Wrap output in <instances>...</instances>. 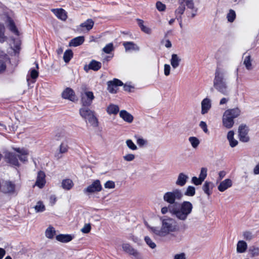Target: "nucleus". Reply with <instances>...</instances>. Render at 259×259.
Returning <instances> with one entry per match:
<instances>
[{
	"instance_id": "1",
	"label": "nucleus",
	"mask_w": 259,
	"mask_h": 259,
	"mask_svg": "<svg viewBox=\"0 0 259 259\" xmlns=\"http://www.w3.org/2000/svg\"><path fill=\"white\" fill-rule=\"evenodd\" d=\"M183 197V193L180 189H175L165 193L163 199L169 205L161 208V213L164 214L169 212L178 220L186 221L192 212L193 206L192 203L188 201H184L181 203H176V200H181Z\"/></svg>"
},
{
	"instance_id": "2",
	"label": "nucleus",
	"mask_w": 259,
	"mask_h": 259,
	"mask_svg": "<svg viewBox=\"0 0 259 259\" xmlns=\"http://www.w3.org/2000/svg\"><path fill=\"white\" fill-rule=\"evenodd\" d=\"M161 226L160 228L157 227H150V232L155 235L164 237L171 233L178 231V227L176 221L169 217H164L160 219Z\"/></svg>"
},
{
	"instance_id": "3",
	"label": "nucleus",
	"mask_w": 259,
	"mask_h": 259,
	"mask_svg": "<svg viewBox=\"0 0 259 259\" xmlns=\"http://www.w3.org/2000/svg\"><path fill=\"white\" fill-rule=\"evenodd\" d=\"M226 71L221 68H217L215 71L213 83V87L220 93L225 96L229 94L226 82Z\"/></svg>"
},
{
	"instance_id": "4",
	"label": "nucleus",
	"mask_w": 259,
	"mask_h": 259,
	"mask_svg": "<svg viewBox=\"0 0 259 259\" xmlns=\"http://www.w3.org/2000/svg\"><path fill=\"white\" fill-rule=\"evenodd\" d=\"M88 106H83L79 110V114L80 116L86 120H88L89 122L94 126L98 125V119L95 116L94 112L90 110Z\"/></svg>"
},
{
	"instance_id": "5",
	"label": "nucleus",
	"mask_w": 259,
	"mask_h": 259,
	"mask_svg": "<svg viewBox=\"0 0 259 259\" xmlns=\"http://www.w3.org/2000/svg\"><path fill=\"white\" fill-rule=\"evenodd\" d=\"M178 4L179 6L175 12L176 18L179 16L182 17V15L184 14L185 11L186 6L188 9L191 10L194 9V4L193 0H179Z\"/></svg>"
},
{
	"instance_id": "6",
	"label": "nucleus",
	"mask_w": 259,
	"mask_h": 259,
	"mask_svg": "<svg viewBox=\"0 0 259 259\" xmlns=\"http://www.w3.org/2000/svg\"><path fill=\"white\" fill-rule=\"evenodd\" d=\"M123 250L130 255H132L136 259H143L142 254L136 249L134 248L130 244L123 243L121 245Z\"/></svg>"
},
{
	"instance_id": "7",
	"label": "nucleus",
	"mask_w": 259,
	"mask_h": 259,
	"mask_svg": "<svg viewBox=\"0 0 259 259\" xmlns=\"http://www.w3.org/2000/svg\"><path fill=\"white\" fill-rule=\"evenodd\" d=\"M95 98L94 94L91 91H85L81 95V102L83 106H90Z\"/></svg>"
},
{
	"instance_id": "8",
	"label": "nucleus",
	"mask_w": 259,
	"mask_h": 259,
	"mask_svg": "<svg viewBox=\"0 0 259 259\" xmlns=\"http://www.w3.org/2000/svg\"><path fill=\"white\" fill-rule=\"evenodd\" d=\"M102 185L100 182L98 180L94 181L93 183L89 185L87 188L83 190V192L85 194H90L95 192H98L102 190Z\"/></svg>"
},
{
	"instance_id": "9",
	"label": "nucleus",
	"mask_w": 259,
	"mask_h": 259,
	"mask_svg": "<svg viewBox=\"0 0 259 259\" xmlns=\"http://www.w3.org/2000/svg\"><path fill=\"white\" fill-rule=\"evenodd\" d=\"M239 138L240 141L247 142L249 140L248 136V128L245 125H241L238 128Z\"/></svg>"
},
{
	"instance_id": "10",
	"label": "nucleus",
	"mask_w": 259,
	"mask_h": 259,
	"mask_svg": "<svg viewBox=\"0 0 259 259\" xmlns=\"http://www.w3.org/2000/svg\"><path fill=\"white\" fill-rule=\"evenodd\" d=\"M123 85L122 82L118 79L114 78L107 82V90L112 94L116 93L117 87Z\"/></svg>"
},
{
	"instance_id": "11",
	"label": "nucleus",
	"mask_w": 259,
	"mask_h": 259,
	"mask_svg": "<svg viewBox=\"0 0 259 259\" xmlns=\"http://www.w3.org/2000/svg\"><path fill=\"white\" fill-rule=\"evenodd\" d=\"M201 113L204 115L207 113L211 107V101L208 98H204L201 103Z\"/></svg>"
},
{
	"instance_id": "12",
	"label": "nucleus",
	"mask_w": 259,
	"mask_h": 259,
	"mask_svg": "<svg viewBox=\"0 0 259 259\" xmlns=\"http://www.w3.org/2000/svg\"><path fill=\"white\" fill-rule=\"evenodd\" d=\"M62 97L65 99H68L71 101L75 100V93L74 91L70 88H67L62 93Z\"/></svg>"
},
{
	"instance_id": "13",
	"label": "nucleus",
	"mask_w": 259,
	"mask_h": 259,
	"mask_svg": "<svg viewBox=\"0 0 259 259\" xmlns=\"http://www.w3.org/2000/svg\"><path fill=\"white\" fill-rule=\"evenodd\" d=\"M14 149L18 153V157L21 161L25 162L27 161L29 152L27 149L20 148H16Z\"/></svg>"
},
{
	"instance_id": "14",
	"label": "nucleus",
	"mask_w": 259,
	"mask_h": 259,
	"mask_svg": "<svg viewBox=\"0 0 259 259\" xmlns=\"http://www.w3.org/2000/svg\"><path fill=\"white\" fill-rule=\"evenodd\" d=\"M46 175L42 171H39L37 173V179L35 185L39 188H42L46 184Z\"/></svg>"
},
{
	"instance_id": "15",
	"label": "nucleus",
	"mask_w": 259,
	"mask_h": 259,
	"mask_svg": "<svg viewBox=\"0 0 259 259\" xmlns=\"http://www.w3.org/2000/svg\"><path fill=\"white\" fill-rule=\"evenodd\" d=\"M233 184L232 181L230 179H226L222 181L218 187V189L220 192H224L227 189L232 187Z\"/></svg>"
},
{
	"instance_id": "16",
	"label": "nucleus",
	"mask_w": 259,
	"mask_h": 259,
	"mask_svg": "<svg viewBox=\"0 0 259 259\" xmlns=\"http://www.w3.org/2000/svg\"><path fill=\"white\" fill-rule=\"evenodd\" d=\"M225 111L223 116V124L227 128H231L234 124V120Z\"/></svg>"
},
{
	"instance_id": "17",
	"label": "nucleus",
	"mask_w": 259,
	"mask_h": 259,
	"mask_svg": "<svg viewBox=\"0 0 259 259\" xmlns=\"http://www.w3.org/2000/svg\"><path fill=\"white\" fill-rule=\"evenodd\" d=\"M123 46L126 52L139 51L140 50L139 47L133 41H124L123 43Z\"/></svg>"
},
{
	"instance_id": "18",
	"label": "nucleus",
	"mask_w": 259,
	"mask_h": 259,
	"mask_svg": "<svg viewBox=\"0 0 259 259\" xmlns=\"http://www.w3.org/2000/svg\"><path fill=\"white\" fill-rule=\"evenodd\" d=\"M189 179L188 176L183 172H181L178 176L176 184L180 187H183L186 184Z\"/></svg>"
},
{
	"instance_id": "19",
	"label": "nucleus",
	"mask_w": 259,
	"mask_h": 259,
	"mask_svg": "<svg viewBox=\"0 0 259 259\" xmlns=\"http://www.w3.org/2000/svg\"><path fill=\"white\" fill-rule=\"evenodd\" d=\"M5 156L9 163L15 166L19 165L17 156L15 154L9 152L6 154Z\"/></svg>"
},
{
	"instance_id": "20",
	"label": "nucleus",
	"mask_w": 259,
	"mask_h": 259,
	"mask_svg": "<svg viewBox=\"0 0 259 259\" xmlns=\"http://www.w3.org/2000/svg\"><path fill=\"white\" fill-rule=\"evenodd\" d=\"M181 62V58L176 54L171 55V58L170 60V64L173 69H176L178 68Z\"/></svg>"
},
{
	"instance_id": "21",
	"label": "nucleus",
	"mask_w": 259,
	"mask_h": 259,
	"mask_svg": "<svg viewBox=\"0 0 259 259\" xmlns=\"http://www.w3.org/2000/svg\"><path fill=\"white\" fill-rule=\"evenodd\" d=\"M52 11L59 19L64 21L67 19L66 12L63 9H52Z\"/></svg>"
},
{
	"instance_id": "22",
	"label": "nucleus",
	"mask_w": 259,
	"mask_h": 259,
	"mask_svg": "<svg viewBox=\"0 0 259 259\" xmlns=\"http://www.w3.org/2000/svg\"><path fill=\"white\" fill-rule=\"evenodd\" d=\"M119 116L125 121L128 123L132 122L134 119L133 115L124 110L120 111Z\"/></svg>"
},
{
	"instance_id": "23",
	"label": "nucleus",
	"mask_w": 259,
	"mask_h": 259,
	"mask_svg": "<svg viewBox=\"0 0 259 259\" xmlns=\"http://www.w3.org/2000/svg\"><path fill=\"white\" fill-rule=\"evenodd\" d=\"M225 111L227 112V113L229 114V115L233 120L234 118L238 117L240 115L241 113V110L238 107L228 109Z\"/></svg>"
},
{
	"instance_id": "24",
	"label": "nucleus",
	"mask_w": 259,
	"mask_h": 259,
	"mask_svg": "<svg viewBox=\"0 0 259 259\" xmlns=\"http://www.w3.org/2000/svg\"><path fill=\"white\" fill-rule=\"evenodd\" d=\"M213 187V184L210 182H205L204 184L202 186V189L204 193L209 196L212 193V189Z\"/></svg>"
},
{
	"instance_id": "25",
	"label": "nucleus",
	"mask_w": 259,
	"mask_h": 259,
	"mask_svg": "<svg viewBox=\"0 0 259 259\" xmlns=\"http://www.w3.org/2000/svg\"><path fill=\"white\" fill-rule=\"evenodd\" d=\"M56 239L58 241L63 243H67L71 241L73 239V237L71 235L60 234L56 236Z\"/></svg>"
},
{
	"instance_id": "26",
	"label": "nucleus",
	"mask_w": 259,
	"mask_h": 259,
	"mask_svg": "<svg viewBox=\"0 0 259 259\" xmlns=\"http://www.w3.org/2000/svg\"><path fill=\"white\" fill-rule=\"evenodd\" d=\"M247 248L246 242L243 240H240L237 244L236 250L238 253H243Z\"/></svg>"
},
{
	"instance_id": "27",
	"label": "nucleus",
	"mask_w": 259,
	"mask_h": 259,
	"mask_svg": "<svg viewBox=\"0 0 259 259\" xmlns=\"http://www.w3.org/2000/svg\"><path fill=\"white\" fill-rule=\"evenodd\" d=\"M84 41L83 36H78L71 40L69 42V46L71 47H77L80 46Z\"/></svg>"
},
{
	"instance_id": "28",
	"label": "nucleus",
	"mask_w": 259,
	"mask_h": 259,
	"mask_svg": "<svg viewBox=\"0 0 259 259\" xmlns=\"http://www.w3.org/2000/svg\"><path fill=\"white\" fill-rule=\"evenodd\" d=\"M102 66L101 62L97 61L95 60H92L88 65V69H91L94 71L99 70Z\"/></svg>"
},
{
	"instance_id": "29",
	"label": "nucleus",
	"mask_w": 259,
	"mask_h": 259,
	"mask_svg": "<svg viewBox=\"0 0 259 259\" xmlns=\"http://www.w3.org/2000/svg\"><path fill=\"white\" fill-rule=\"evenodd\" d=\"M243 56L244 57L243 64L245 65L246 69L248 70H251L252 67L250 55L249 54H244Z\"/></svg>"
},
{
	"instance_id": "30",
	"label": "nucleus",
	"mask_w": 259,
	"mask_h": 259,
	"mask_svg": "<svg viewBox=\"0 0 259 259\" xmlns=\"http://www.w3.org/2000/svg\"><path fill=\"white\" fill-rule=\"evenodd\" d=\"M74 184L71 179H67L63 180L62 182V187L66 190H70L73 186Z\"/></svg>"
},
{
	"instance_id": "31",
	"label": "nucleus",
	"mask_w": 259,
	"mask_h": 259,
	"mask_svg": "<svg viewBox=\"0 0 259 259\" xmlns=\"http://www.w3.org/2000/svg\"><path fill=\"white\" fill-rule=\"evenodd\" d=\"M8 27L9 29L15 34L18 35L19 31L16 28V26L13 21V20L10 17L8 18Z\"/></svg>"
},
{
	"instance_id": "32",
	"label": "nucleus",
	"mask_w": 259,
	"mask_h": 259,
	"mask_svg": "<svg viewBox=\"0 0 259 259\" xmlns=\"http://www.w3.org/2000/svg\"><path fill=\"white\" fill-rule=\"evenodd\" d=\"M137 21L138 22V25L142 31L148 34H150L151 33V29L148 26L144 25V21L142 20L137 19Z\"/></svg>"
},
{
	"instance_id": "33",
	"label": "nucleus",
	"mask_w": 259,
	"mask_h": 259,
	"mask_svg": "<svg viewBox=\"0 0 259 259\" xmlns=\"http://www.w3.org/2000/svg\"><path fill=\"white\" fill-rule=\"evenodd\" d=\"M35 64L36 66V69L35 68H31L30 70V77L31 79H32L31 82L32 83H34L35 81L36 78L38 76V72L37 71V69H38V64L36 62H35Z\"/></svg>"
},
{
	"instance_id": "34",
	"label": "nucleus",
	"mask_w": 259,
	"mask_h": 259,
	"mask_svg": "<svg viewBox=\"0 0 259 259\" xmlns=\"http://www.w3.org/2000/svg\"><path fill=\"white\" fill-rule=\"evenodd\" d=\"M55 235V229L52 226H50L45 231L46 237L49 239H53Z\"/></svg>"
},
{
	"instance_id": "35",
	"label": "nucleus",
	"mask_w": 259,
	"mask_h": 259,
	"mask_svg": "<svg viewBox=\"0 0 259 259\" xmlns=\"http://www.w3.org/2000/svg\"><path fill=\"white\" fill-rule=\"evenodd\" d=\"M119 110L118 106L114 104L109 105L107 108V112L109 114H116Z\"/></svg>"
},
{
	"instance_id": "36",
	"label": "nucleus",
	"mask_w": 259,
	"mask_h": 259,
	"mask_svg": "<svg viewBox=\"0 0 259 259\" xmlns=\"http://www.w3.org/2000/svg\"><path fill=\"white\" fill-rule=\"evenodd\" d=\"M4 191L6 193H12L14 191L15 185L11 182H6L4 185Z\"/></svg>"
},
{
	"instance_id": "37",
	"label": "nucleus",
	"mask_w": 259,
	"mask_h": 259,
	"mask_svg": "<svg viewBox=\"0 0 259 259\" xmlns=\"http://www.w3.org/2000/svg\"><path fill=\"white\" fill-rule=\"evenodd\" d=\"M68 149V146L67 144L65 143H62L59 147V153L57 154L56 156L58 158H60L62 157L61 154L65 153L67 152Z\"/></svg>"
},
{
	"instance_id": "38",
	"label": "nucleus",
	"mask_w": 259,
	"mask_h": 259,
	"mask_svg": "<svg viewBox=\"0 0 259 259\" xmlns=\"http://www.w3.org/2000/svg\"><path fill=\"white\" fill-rule=\"evenodd\" d=\"M94 24V21L92 19H89L84 22L81 23L80 26L81 27H85L87 30H90L93 28Z\"/></svg>"
},
{
	"instance_id": "39",
	"label": "nucleus",
	"mask_w": 259,
	"mask_h": 259,
	"mask_svg": "<svg viewBox=\"0 0 259 259\" xmlns=\"http://www.w3.org/2000/svg\"><path fill=\"white\" fill-rule=\"evenodd\" d=\"M73 57V52L71 50H66L63 56V59L65 62L68 63Z\"/></svg>"
},
{
	"instance_id": "40",
	"label": "nucleus",
	"mask_w": 259,
	"mask_h": 259,
	"mask_svg": "<svg viewBox=\"0 0 259 259\" xmlns=\"http://www.w3.org/2000/svg\"><path fill=\"white\" fill-rule=\"evenodd\" d=\"M184 194L190 197L194 196L195 194V188L193 186H188Z\"/></svg>"
},
{
	"instance_id": "41",
	"label": "nucleus",
	"mask_w": 259,
	"mask_h": 259,
	"mask_svg": "<svg viewBox=\"0 0 259 259\" xmlns=\"http://www.w3.org/2000/svg\"><path fill=\"white\" fill-rule=\"evenodd\" d=\"M236 16L235 11L230 9L227 15V18L229 22H233L235 20Z\"/></svg>"
},
{
	"instance_id": "42",
	"label": "nucleus",
	"mask_w": 259,
	"mask_h": 259,
	"mask_svg": "<svg viewBox=\"0 0 259 259\" xmlns=\"http://www.w3.org/2000/svg\"><path fill=\"white\" fill-rule=\"evenodd\" d=\"M243 238L247 241H250L254 238V235L249 231H245L242 234Z\"/></svg>"
},
{
	"instance_id": "43",
	"label": "nucleus",
	"mask_w": 259,
	"mask_h": 259,
	"mask_svg": "<svg viewBox=\"0 0 259 259\" xmlns=\"http://www.w3.org/2000/svg\"><path fill=\"white\" fill-rule=\"evenodd\" d=\"M189 141L190 142L192 147L194 148H196L200 143L198 139L195 137H190L189 138Z\"/></svg>"
},
{
	"instance_id": "44",
	"label": "nucleus",
	"mask_w": 259,
	"mask_h": 259,
	"mask_svg": "<svg viewBox=\"0 0 259 259\" xmlns=\"http://www.w3.org/2000/svg\"><path fill=\"white\" fill-rule=\"evenodd\" d=\"M34 208L36 212H43L45 210V206L43 203L40 201L37 202Z\"/></svg>"
},
{
	"instance_id": "45",
	"label": "nucleus",
	"mask_w": 259,
	"mask_h": 259,
	"mask_svg": "<svg viewBox=\"0 0 259 259\" xmlns=\"http://www.w3.org/2000/svg\"><path fill=\"white\" fill-rule=\"evenodd\" d=\"M249 251L252 256H257L259 255V247L252 246L249 248Z\"/></svg>"
},
{
	"instance_id": "46",
	"label": "nucleus",
	"mask_w": 259,
	"mask_h": 259,
	"mask_svg": "<svg viewBox=\"0 0 259 259\" xmlns=\"http://www.w3.org/2000/svg\"><path fill=\"white\" fill-rule=\"evenodd\" d=\"M135 138L136 139L137 143L140 147H142L147 144V140L143 138L140 137L138 135H135Z\"/></svg>"
},
{
	"instance_id": "47",
	"label": "nucleus",
	"mask_w": 259,
	"mask_h": 259,
	"mask_svg": "<svg viewBox=\"0 0 259 259\" xmlns=\"http://www.w3.org/2000/svg\"><path fill=\"white\" fill-rule=\"evenodd\" d=\"M5 26L4 24L0 23V42H3L6 39V37L4 35Z\"/></svg>"
},
{
	"instance_id": "48",
	"label": "nucleus",
	"mask_w": 259,
	"mask_h": 259,
	"mask_svg": "<svg viewBox=\"0 0 259 259\" xmlns=\"http://www.w3.org/2000/svg\"><path fill=\"white\" fill-rule=\"evenodd\" d=\"M146 244L152 249H154L156 247V244L151 240L149 236H145L144 238Z\"/></svg>"
},
{
	"instance_id": "49",
	"label": "nucleus",
	"mask_w": 259,
	"mask_h": 259,
	"mask_svg": "<svg viewBox=\"0 0 259 259\" xmlns=\"http://www.w3.org/2000/svg\"><path fill=\"white\" fill-rule=\"evenodd\" d=\"M114 50L113 44L112 43L108 44L103 49V51L106 54H110Z\"/></svg>"
},
{
	"instance_id": "50",
	"label": "nucleus",
	"mask_w": 259,
	"mask_h": 259,
	"mask_svg": "<svg viewBox=\"0 0 259 259\" xmlns=\"http://www.w3.org/2000/svg\"><path fill=\"white\" fill-rule=\"evenodd\" d=\"M127 147L132 150H136L138 148L137 146L134 144L132 140L128 139L125 142Z\"/></svg>"
},
{
	"instance_id": "51",
	"label": "nucleus",
	"mask_w": 259,
	"mask_h": 259,
	"mask_svg": "<svg viewBox=\"0 0 259 259\" xmlns=\"http://www.w3.org/2000/svg\"><path fill=\"white\" fill-rule=\"evenodd\" d=\"M207 169L205 167H202L201 169L200 173L199 176V178H200L202 181H204L207 176Z\"/></svg>"
},
{
	"instance_id": "52",
	"label": "nucleus",
	"mask_w": 259,
	"mask_h": 259,
	"mask_svg": "<svg viewBox=\"0 0 259 259\" xmlns=\"http://www.w3.org/2000/svg\"><path fill=\"white\" fill-rule=\"evenodd\" d=\"M156 7L157 9L160 12L164 11L166 9V6L160 2L156 3Z\"/></svg>"
},
{
	"instance_id": "53",
	"label": "nucleus",
	"mask_w": 259,
	"mask_h": 259,
	"mask_svg": "<svg viewBox=\"0 0 259 259\" xmlns=\"http://www.w3.org/2000/svg\"><path fill=\"white\" fill-rule=\"evenodd\" d=\"M123 159L126 161H132L135 158V155L133 154H127L123 157Z\"/></svg>"
},
{
	"instance_id": "54",
	"label": "nucleus",
	"mask_w": 259,
	"mask_h": 259,
	"mask_svg": "<svg viewBox=\"0 0 259 259\" xmlns=\"http://www.w3.org/2000/svg\"><path fill=\"white\" fill-rule=\"evenodd\" d=\"M203 182L200 178L199 177L197 178L196 177H193L192 178V182L195 185H200L202 184V183Z\"/></svg>"
},
{
	"instance_id": "55",
	"label": "nucleus",
	"mask_w": 259,
	"mask_h": 259,
	"mask_svg": "<svg viewBox=\"0 0 259 259\" xmlns=\"http://www.w3.org/2000/svg\"><path fill=\"white\" fill-rule=\"evenodd\" d=\"M91 226L90 224H86L84 225L83 227L81 229V231L83 233H88L90 232Z\"/></svg>"
},
{
	"instance_id": "56",
	"label": "nucleus",
	"mask_w": 259,
	"mask_h": 259,
	"mask_svg": "<svg viewBox=\"0 0 259 259\" xmlns=\"http://www.w3.org/2000/svg\"><path fill=\"white\" fill-rule=\"evenodd\" d=\"M104 186L105 188L113 189L115 187V184L112 181H108L105 183Z\"/></svg>"
},
{
	"instance_id": "57",
	"label": "nucleus",
	"mask_w": 259,
	"mask_h": 259,
	"mask_svg": "<svg viewBox=\"0 0 259 259\" xmlns=\"http://www.w3.org/2000/svg\"><path fill=\"white\" fill-rule=\"evenodd\" d=\"M170 66L169 64L164 65V73L165 76H168L170 74Z\"/></svg>"
},
{
	"instance_id": "58",
	"label": "nucleus",
	"mask_w": 259,
	"mask_h": 259,
	"mask_svg": "<svg viewBox=\"0 0 259 259\" xmlns=\"http://www.w3.org/2000/svg\"><path fill=\"white\" fill-rule=\"evenodd\" d=\"M174 259H186V254L184 252L176 254L174 255Z\"/></svg>"
},
{
	"instance_id": "59",
	"label": "nucleus",
	"mask_w": 259,
	"mask_h": 259,
	"mask_svg": "<svg viewBox=\"0 0 259 259\" xmlns=\"http://www.w3.org/2000/svg\"><path fill=\"white\" fill-rule=\"evenodd\" d=\"M199 126L204 133H207L208 132L207 124L204 121H201L200 122Z\"/></svg>"
},
{
	"instance_id": "60",
	"label": "nucleus",
	"mask_w": 259,
	"mask_h": 259,
	"mask_svg": "<svg viewBox=\"0 0 259 259\" xmlns=\"http://www.w3.org/2000/svg\"><path fill=\"white\" fill-rule=\"evenodd\" d=\"M226 175V172L222 170L220 171L219 173V177L217 179V182L220 181L222 180Z\"/></svg>"
},
{
	"instance_id": "61",
	"label": "nucleus",
	"mask_w": 259,
	"mask_h": 259,
	"mask_svg": "<svg viewBox=\"0 0 259 259\" xmlns=\"http://www.w3.org/2000/svg\"><path fill=\"white\" fill-rule=\"evenodd\" d=\"M229 141L230 145L231 147H234L238 144V141L234 138L228 140Z\"/></svg>"
},
{
	"instance_id": "62",
	"label": "nucleus",
	"mask_w": 259,
	"mask_h": 259,
	"mask_svg": "<svg viewBox=\"0 0 259 259\" xmlns=\"http://www.w3.org/2000/svg\"><path fill=\"white\" fill-rule=\"evenodd\" d=\"M6 66L4 60H0V72L5 70Z\"/></svg>"
},
{
	"instance_id": "63",
	"label": "nucleus",
	"mask_w": 259,
	"mask_h": 259,
	"mask_svg": "<svg viewBox=\"0 0 259 259\" xmlns=\"http://www.w3.org/2000/svg\"><path fill=\"white\" fill-rule=\"evenodd\" d=\"M133 88H134V87H133L130 84H125L123 85L124 90L125 91L129 92H131V89H133Z\"/></svg>"
},
{
	"instance_id": "64",
	"label": "nucleus",
	"mask_w": 259,
	"mask_h": 259,
	"mask_svg": "<svg viewBox=\"0 0 259 259\" xmlns=\"http://www.w3.org/2000/svg\"><path fill=\"white\" fill-rule=\"evenodd\" d=\"M253 174L255 175H259V162L254 167Z\"/></svg>"
}]
</instances>
